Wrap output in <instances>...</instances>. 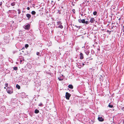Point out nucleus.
<instances>
[{
  "instance_id": "19",
  "label": "nucleus",
  "mask_w": 124,
  "mask_h": 124,
  "mask_svg": "<svg viewBox=\"0 0 124 124\" xmlns=\"http://www.w3.org/2000/svg\"><path fill=\"white\" fill-rule=\"evenodd\" d=\"M18 69L17 67H14L13 69L14 70H17Z\"/></svg>"
},
{
  "instance_id": "30",
  "label": "nucleus",
  "mask_w": 124,
  "mask_h": 124,
  "mask_svg": "<svg viewBox=\"0 0 124 124\" xmlns=\"http://www.w3.org/2000/svg\"><path fill=\"white\" fill-rule=\"evenodd\" d=\"M122 30L123 31V32H124V28H122Z\"/></svg>"
},
{
  "instance_id": "6",
  "label": "nucleus",
  "mask_w": 124,
  "mask_h": 124,
  "mask_svg": "<svg viewBox=\"0 0 124 124\" xmlns=\"http://www.w3.org/2000/svg\"><path fill=\"white\" fill-rule=\"evenodd\" d=\"M95 20L94 19V18L92 17L90 19V22L91 23H93L95 21Z\"/></svg>"
},
{
  "instance_id": "3",
  "label": "nucleus",
  "mask_w": 124,
  "mask_h": 124,
  "mask_svg": "<svg viewBox=\"0 0 124 124\" xmlns=\"http://www.w3.org/2000/svg\"><path fill=\"white\" fill-rule=\"evenodd\" d=\"M85 19H83L82 20L81 19H79L78 20V21L79 23H85Z\"/></svg>"
},
{
  "instance_id": "22",
  "label": "nucleus",
  "mask_w": 124,
  "mask_h": 124,
  "mask_svg": "<svg viewBox=\"0 0 124 124\" xmlns=\"http://www.w3.org/2000/svg\"><path fill=\"white\" fill-rule=\"evenodd\" d=\"M18 13L19 14L20 13H21V11H20V9H18Z\"/></svg>"
},
{
  "instance_id": "25",
  "label": "nucleus",
  "mask_w": 124,
  "mask_h": 124,
  "mask_svg": "<svg viewBox=\"0 0 124 124\" xmlns=\"http://www.w3.org/2000/svg\"><path fill=\"white\" fill-rule=\"evenodd\" d=\"M42 103H41L39 104V106H42Z\"/></svg>"
},
{
  "instance_id": "41",
  "label": "nucleus",
  "mask_w": 124,
  "mask_h": 124,
  "mask_svg": "<svg viewBox=\"0 0 124 124\" xmlns=\"http://www.w3.org/2000/svg\"><path fill=\"white\" fill-rule=\"evenodd\" d=\"M58 0V1H59L60 0Z\"/></svg>"
},
{
  "instance_id": "37",
  "label": "nucleus",
  "mask_w": 124,
  "mask_h": 124,
  "mask_svg": "<svg viewBox=\"0 0 124 124\" xmlns=\"http://www.w3.org/2000/svg\"><path fill=\"white\" fill-rule=\"evenodd\" d=\"M122 28H124V26Z\"/></svg>"
},
{
  "instance_id": "31",
  "label": "nucleus",
  "mask_w": 124,
  "mask_h": 124,
  "mask_svg": "<svg viewBox=\"0 0 124 124\" xmlns=\"http://www.w3.org/2000/svg\"><path fill=\"white\" fill-rule=\"evenodd\" d=\"M122 109L124 111V107H123L122 108Z\"/></svg>"
},
{
  "instance_id": "2",
  "label": "nucleus",
  "mask_w": 124,
  "mask_h": 124,
  "mask_svg": "<svg viewBox=\"0 0 124 124\" xmlns=\"http://www.w3.org/2000/svg\"><path fill=\"white\" fill-rule=\"evenodd\" d=\"M71 96V94L68 92L66 93L65 97L66 98L67 100H69V98Z\"/></svg>"
},
{
  "instance_id": "42",
  "label": "nucleus",
  "mask_w": 124,
  "mask_h": 124,
  "mask_svg": "<svg viewBox=\"0 0 124 124\" xmlns=\"http://www.w3.org/2000/svg\"><path fill=\"white\" fill-rule=\"evenodd\" d=\"M21 124L20 123V124Z\"/></svg>"
},
{
  "instance_id": "26",
  "label": "nucleus",
  "mask_w": 124,
  "mask_h": 124,
  "mask_svg": "<svg viewBox=\"0 0 124 124\" xmlns=\"http://www.w3.org/2000/svg\"><path fill=\"white\" fill-rule=\"evenodd\" d=\"M5 86L6 87H7L8 85V84L7 83H6L5 84Z\"/></svg>"
},
{
  "instance_id": "36",
  "label": "nucleus",
  "mask_w": 124,
  "mask_h": 124,
  "mask_svg": "<svg viewBox=\"0 0 124 124\" xmlns=\"http://www.w3.org/2000/svg\"><path fill=\"white\" fill-rule=\"evenodd\" d=\"M98 50H99H99H100V49H99H99H98Z\"/></svg>"
},
{
  "instance_id": "5",
  "label": "nucleus",
  "mask_w": 124,
  "mask_h": 124,
  "mask_svg": "<svg viewBox=\"0 0 124 124\" xmlns=\"http://www.w3.org/2000/svg\"><path fill=\"white\" fill-rule=\"evenodd\" d=\"M30 25L29 24H28L25 26L24 28L25 30L29 29L30 27Z\"/></svg>"
},
{
  "instance_id": "28",
  "label": "nucleus",
  "mask_w": 124,
  "mask_h": 124,
  "mask_svg": "<svg viewBox=\"0 0 124 124\" xmlns=\"http://www.w3.org/2000/svg\"><path fill=\"white\" fill-rule=\"evenodd\" d=\"M27 9L28 10H29L30 9V8L29 7H27Z\"/></svg>"
},
{
  "instance_id": "12",
  "label": "nucleus",
  "mask_w": 124,
  "mask_h": 124,
  "mask_svg": "<svg viewBox=\"0 0 124 124\" xmlns=\"http://www.w3.org/2000/svg\"><path fill=\"white\" fill-rule=\"evenodd\" d=\"M36 13L34 11H32L31 12V14L33 15H35Z\"/></svg>"
},
{
  "instance_id": "17",
  "label": "nucleus",
  "mask_w": 124,
  "mask_h": 124,
  "mask_svg": "<svg viewBox=\"0 0 124 124\" xmlns=\"http://www.w3.org/2000/svg\"><path fill=\"white\" fill-rule=\"evenodd\" d=\"M9 38L8 37H6L5 36L4 37V39H6V40H7V39H8Z\"/></svg>"
},
{
  "instance_id": "34",
  "label": "nucleus",
  "mask_w": 124,
  "mask_h": 124,
  "mask_svg": "<svg viewBox=\"0 0 124 124\" xmlns=\"http://www.w3.org/2000/svg\"><path fill=\"white\" fill-rule=\"evenodd\" d=\"M107 32H109V31L108 30L107 31Z\"/></svg>"
},
{
  "instance_id": "11",
  "label": "nucleus",
  "mask_w": 124,
  "mask_h": 124,
  "mask_svg": "<svg viewBox=\"0 0 124 124\" xmlns=\"http://www.w3.org/2000/svg\"><path fill=\"white\" fill-rule=\"evenodd\" d=\"M39 111L38 110L36 109L35 110L34 112L36 114H37L39 112Z\"/></svg>"
},
{
  "instance_id": "1",
  "label": "nucleus",
  "mask_w": 124,
  "mask_h": 124,
  "mask_svg": "<svg viewBox=\"0 0 124 124\" xmlns=\"http://www.w3.org/2000/svg\"><path fill=\"white\" fill-rule=\"evenodd\" d=\"M7 90L8 93L9 94H11L13 93V89L11 86L8 87L7 89Z\"/></svg>"
},
{
  "instance_id": "18",
  "label": "nucleus",
  "mask_w": 124,
  "mask_h": 124,
  "mask_svg": "<svg viewBox=\"0 0 124 124\" xmlns=\"http://www.w3.org/2000/svg\"><path fill=\"white\" fill-rule=\"evenodd\" d=\"M97 14V12L96 11H94L93 13V14L94 15H96Z\"/></svg>"
},
{
  "instance_id": "16",
  "label": "nucleus",
  "mask_w": 124,
  "mask_h": 124,
  "mask_svg": "<svg viewBox=\"0 0 124 124\" xmlns=\"http://www.w3.org/2000/svg\"><path fill=\"white\" fill-rule=\"evenodd\" d=\"M15 5V2H13L12 3H11V6H13Z\"/></svg>"
},
{
  "instance_id": "13",
  "label": "nucleus",
  "mask_w": 124,
  "mask_h": 124,
  "mask_svg": "<svg viewBox=\"0 0 124 124\" xmlns=\"http://www.w3.org/2000/svg\"><path fill=\"white\" fill-rule=\"evenodd\" d=\"M16 87L18 89H20V86L18 84H17L16 85Z\"/></svg>"
},
{
  "instance_id": "35",
  "label": "nucleus",
  "mask_w": 124,
  "mask_h": 124,
  "mask_svg": "<svg viewBox=\"0 0 124 124\" xmlns=\"http://www.w3.org/2000/svg\"><path fill=\"white\" fill-rule=\"evenodd\" d=\"M109 33L110 34V32H111V31H109Z\"/></svg>"
},
{
  "instance_id": "8",
  "label": "nucleus",
  "mask_w": 124,
  "mask_h": 124,
  "mask_svg": "<svg viewBox=\"0 0 124 124\" xmlns=\"http://www.w3.org/2000/svg\"><path fill=\"white\" fill-rule=\"evenodd\" d=\"M80 59H83L84 58V56H83V54L82 53H80Z\"/></svg>"
},
{
  "instance_id": "33",
  "label": "nucleus",
  "mask_w": 124,
  "mask_h": 124,
  "mask_svg": "<svg viewBox=\"0 0 124 124\" xmlns=\"http://www.w3.org/2000/svg\"><path fill=\"white\" fill-rule=\"evenodd\" d=\"M85 65V64L84 63H82V65H83V66L84 65Z\"/></svg>"
},
{
  "instance_id": "4",
  "label": "nucleus",
  "mask_w": 124,
  "mask_h": 124,
  "mask_svg": "<svg viewBox=\"0 0 124 124\" xmlns=\"http://www.w3.org/2000/svg\"><path fill=\"white\" fill-rule=\"evenodd\" d=\"M98 120L99 121L102 122L104 121V119L101 116L99 117L98 118Z\"/></svg>"
},
{
  "instance_id": "29",
  "label": "nucleus",
  "mask_w": 124,
  "mask_h": 124,
  "mask_svg": "<svg viewBox=\"0 0 124 124\" xmlns=\"http://www.w3.org/2000/svg\"><path fill=\"white\" fill-rule=\"evenodd\" d=\"M2 4V2H0V6H1Z\"/></svg>"
},
{
  "instance_id": "40",
  "label": "nucleus",
  "mask_w": 124,
  "mask_h": 124,
  "mask_svg": "<svg viewBox=\"0 0 124 124\" xmlns=\"http://www.w3.org/2000/svg\"><path fill=\"white\" fill-rule=\"evenodd\" d=\"M81 15L82 16L83 15V14H82Z\"/></svg>"
},
{
  "instance_id": "15",
  "label": "nucleus",
  "mask_w": 124,
  "mask_h": 124,
  "mask_svg": "<svg viewBox=\"0 0 124 124\" xmlns=\"http://www.w3.org/2000/svg\"><path fill=\"white\" fill-rule=\"evenodd\" d=\"M57 23L58 25H60L62 24V23H61V22L60 21L57 22Z\"/></svg>"
},
{
  "instance_id": "9",
  "label": "nucleus",
  "mask_w": 124,
  "mask_h": 124,
  "mask_svg": "<svg viewBox=\"0 0 124 124\" xmlns=\"http://www.w3.org/2000/svg\"><path fill=\"white\" fill-rule=\"evenodd\" d=\"M26 16L28 18V20H29L31 17V15L30 14H27L26 15Z\"/></svg>"
},
{
  "instance_id": "21",
  "label": "nucleus",
  "mask_w": 124,
  "mask_h": 124,
  "mask_svg": "<svg viewBox=\"0 0 124 124\" xmlns=\"http://www.w3.org/2000/svg\"><path fill=\"white\" fill-rule=\"evenodd\" d=\"M58 79L60 81H61L62 80H63V78H60V77H58Z\"/></svg>"
},
{
  "instance_id": "10",
  "label": "nucleus",
  "mask_w": 124,
  "mask_h": 124,
  "mask_svg": "<svg viewBox=\"0 0 124 124\" xmlns=\"http://www.w3.org/2000/svg\"><path fill=\"white\" fill-rule=\"evenodd\" d=\"M68 87L71 89H72L73 88V86L72 85H69L68 86Z\"/></svg>"
},
{
  "instance_id": "24",
  "label": "nucleus",
  "mask_w": 124,
  "mask_h": 124,
  "mask_svg": "<svg viewBox=\"0 0 124 124\" xmlns=\"http://www.w3.org/2000/svg\"><path fill=\"white\" fill-rule=\"evenodd\" d=\"M40 54V53L38 52H37L36 53V54L38 55H39Z\"/></svg>"
},
{
  "instance_id": "32",
  "label": "nucleus",
  "mask_w": 124,
  "mask_h": 124,
  "mask_svg": "<svg viewBox=\"0 0 124 124\" xmlns=\"http://www.w3.org/2000/svg\"><path fill=\"white\" fill-rule=\"evenodd\" d=\"M75 26L77 28L78 27V26L76 25H75Z\"/></svg>"
},
{
  "instance_id": "14",
  "label": "nucleus",
  "mask_w": 124,
  "mask_h": 124,
  "mask_svg": "<svg viewBox=\"0 0 124 124\" xmlns=\"http://www.w3.org/2000/svg\"><path fill=\"white\" fill-rule=\"evenodd\" d=\"M58 27L59 28H61V29H62L63 28V26H62V25L61 24L60 25L58 26Z\"/></svg>"
},
{
  "instance_id": "27",
  "label": "nucleus",
  "mask_w": 124,
  "mask_h": 124,
  "mask_svg": "<svg viewBox=\"0 0 124 124\" xmlns=\"http://www.w3.org/2000/svg\"><path fill=\"white\" fill-rule=\"evenodd\" d=\"M85 24H88L89 23H88V22L87 21H85Z\"/></svg>"
},
{
  "instance_id": "39",
  "label": "nucleus",
  "mask_w": 124,
  "mask_h": 124,
  "mask_svg": "<svg viewBox=\"0 0 124 124\" xmlns=\"http://www.w3.org/2000/svg\"><path fill=\"white\" fill-rule=\"evenodd\" d=\"M53 2V1H51V2Z\"/></svg>"
},
{
  "instance_id": "7",
  "label": "nucleus",
  "mask_w": 124,
  "mask_h": 124,
  "mask_svg": "<svg viewBox=\"0 0 124 124\" xmlns=\"http://www.w3.org/2000/svg\"><path fill=\"white\" fill-rule=\"evenodd\" d=\"M85 52L87 55H88L89 53V51H88V49H85Z\"/></svg>"
},
{
  "instance_id": "20",
  "label": "nucleus",
  "mask_w": 124,
  "mask_h": 124,
  "mask_svg": "<svg viewBox=\"0 0 124 124\" xmlns=\"http://www.w3.org/2000/svg\"><path fill=\"white\" fill-rule=\"evenodd\" d=\"M108 106L110 108H112L113 107V106L112 105H110L109 103L108 105Z\"/></svg>"
},
{
  "instance_id": "38",
  "label": "nucleus",
  "mask_w": 124,
  "mask_h": 124,
  "mask_svg": "<svg viewBox=\"0 0 124 124\" xmlns=\"http://www.w3.org/2000/svg\"><path fill=\"white\" fill-rule=\"evenodd\" d=\"M4 88L5 89H6V87H4Z\"/></svg>"
},
{
  "instance_id": "23",
  "label": "nucleus",
  "mask_w": 124,
  "mask_h": 124,
  "mask_svg": "<svg viewBox=\"0 0 124 124\" xmlns=\"http://www.w3.org/2000/svg\"><path fill=\"white\" fill-rule=\"evenodd\" d=\"M29 46L28 44H26L25 45V48H27Z\"/></svg>"
}]
</instances>
